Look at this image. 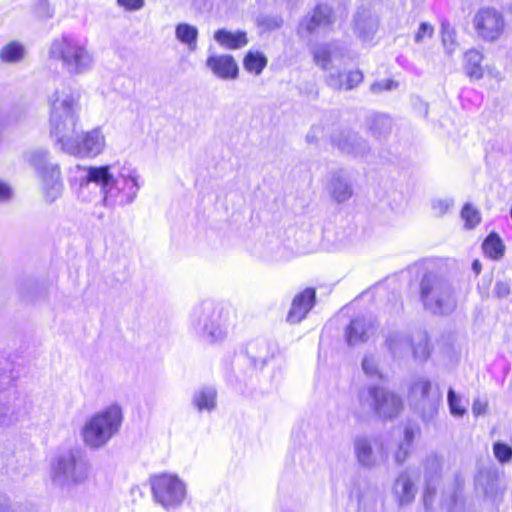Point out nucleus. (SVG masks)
Listing matches in <instances>:
<instances>
[{
	"instance_id": "f257e3e1",
	"label": "nucleus",
	"mask_w": 512,
	"mask_h": 512,
	"mask_svg": "<svg viewBox=\"0 0 512 512\" xmlns=\"http://www.w3.org/2000/svg\"><path fill=\"white\" fill-rule=\"evenodd\" d=\"M77 169L83 172L78 189V198L83 202H92L98 198L96 203L104 207H123L135 201L141 188L140 176L130 164L121 167L78 165Z\"/></svg>"
},
{
	"instance_id": "f03ea898",
	"label": "nucleus",
	"mask_w": 512,
	"mask_h": 512,
	"mask_svg": "<svg viewBox=\"0 0 512 512\" xmlns=\"http://www.w3.org/2000/svg\"><path fill=\"white\" fill-rule=\"evenodd\" d=\"M49 101L50 134L63 152L81 158L103 152L105 137L100 128L78 132V104L71 93L55 91Z\"/></svg>"
},
{
	"instance_id": "7ed1b4c3",
	"label": "nucleus",
	"mask_w": 512,
	"mask_h": 512,
	"mask_svg": "<svg viewBox=\"0 0 512 512\" xmlns=\"http://www.w3.org/2000/svg\"><path fill=\"white\" fill-rule=\"evenodd\" d=\"M345 52L338 42L319 44L312 49L315 64L326 72L325 82L333 90H352L363 81V73L358 69L347 74L341 71Z\"/></svg>"
},
{
	"instance_id": "20e7f679",
	"label": "nucleus",
	"mask_w": 512,
	"mask_h": 512,
	"mask_svg": "<svg viewBox=\"0 0 512 512\" xmlns=\"http://www.w3.org/2000/svg\"><path fill=\"white\" fill-rule=\"evenodd\" d=\"M459 286L449 278L427 272L420 281V300L423 307L435 316H449L458 306Z\"/></svg>"
},
{
	"instance_id": "39448f33",
	"label": "nucleus",
	"mask_w": 512,
	"mask_h": 512,
	"mask_svg": "<svg viewBox=\"0 0 512 512\" xmlns=\"http://www.w3.org/2000/svg\"><path fill=\"white\" fill-rule=\"evenodd\" d=\"M50 60L61 63L69 75L85 74L92 69L93 55L87 48V40L69 34L55 38L49 47Z\"/></svg>"
},
{
	"instance_id": "423d86ee",
	"label": "nucleus",
	"mask_w": 512,
	"mask_h": 512,
	"mask_svg": "<svg viewBox=\"0 0 512 512\" xmlns=\"http://www.w3.org/2000/svg\"><path fill=\"white\" fill-rule=\"evenodd\" d=\"M90 473V460L81 449H70L60 453L51 463L52 481L62 489L85 484Z\"/></svg>"
},
{
	"instance_id": "0eeeda50",
	"label": "nucleus",
	"mask_w": 512,
	"mask_h": 512,
	"mask_svg": "<svg viewBox=\"0 0 512 512\" xmlns=\"http://www.w3.org/2000/svg\"><path fill=\"white\" fill-rule=\"evenodd\" d=\"M122 421L123 413L118 404L95 413L81 429L83 443L93 450L104 447L118 433Z\"/></svg>"
},
{
	"instance_id": "6e6552de",
	"label": "nucleus",
	"mask_w": 512,
	"mask_h": 512,
	"mask_svg": "<svg viewBox=\"0 0 512 512\" xmlns=\"http://www.w3.org/2000/svg\"><path fill=\"white\" fill-rule=\"evenodd\" d=\"M358 402L363 411L383 421L395 419L403 409L401 396L380 384H369L360 389Z\"/></svg>"
},
{
	"instance_id": "1a4fd4ad",
	"label": "nucleus",
	"mask_w": 512,
	"mask_h": 512,
	"mask_svg": "<svg viewBox=\"0 0 512 512\" xmlns=\"http://www.w3.org/2000/svg\"><path fill=\"white\" fill-rule=\"evenodd\" d=\"M223 309L212 300L194 306L190 314V328L209 343L222 341L227 333Z\"/></svg>"
},
{
	"instance_id": "9d476101",
	"label": "nucleus",
	"mask_w": 512,
	"mask_h": 512,
	"mask_svg": "<svg viewBox=\"0 0 512 512\" xmlns=\"http://www.w3.org/2000/svg\"><path fill=\"white\" fill-rule=\"evenodd\" d=\"M48 155L47 150L36 149L28 154V161L42 179L46 200L52 203L61 196L63 183L59 165L50 163Z\"/></svg>"
},
{
	"instance_id": "9b49d317",
	"label": "nucleus",
	"mask_w": 512,
	"mask_h": 512,
	"mask_svg": "<svg viewBox=\"0 0 512 512\" xmlns=\"http://www.w3.org/2000/svg\"><path fill=\"white\" fill-rule=\"evenodd\" d=\"M150 485L155 502L165 509L180 506L186 496V485L177 475L163 473L152 476Z\"/></svg>"
},
{
	"instance_id": "f8f14e48",
	"label": "nucleus",
	"mask_w": 512,
	"mask_h": 512,
	"mask_svg": "<svg viewBox=\"0 0 512 512\" xmlns=\"http://www.w3.org/2000/svg\"><path fill=\"white\" fill-rule=\"evenodd\" d=\"M440 398V393L437 390L432 391V384L426 378H419L410 386V405L421 415L423 421H429L435 416Z\"/></svg>"
},
{
	"instance_id": "ddd939ff",
	"label": "nucleus",
	"mask_w": 512,
	"mask_h": 512,
	"mask_svg": "<svg viewBox=\"0 0 512 512\" xmlns=\"http://www.w3.org/2000/svg\"><path fill=\"white\" fill-rule=\"evenodd\" d=\"M277 345L271 340L258 337L248 341L240 351V356L247 360L255 371L263 370L276 356Z\"/></svg>"
},
{
	"instance_id": "4468645a",
	"label": "nucleus",
	"mask_w": 512,
	"mask_h": 512,
	"mask_svg": "<svg viewBox=\"0 0 512 512\" xmlns=\"http://www.w3.org/2000/svg\"><path fill=\"white\" fill-rule=\"evenodd\" d=\"M473 26L481 39L493 42L503 33L505 22L503 15L498 10L484 7L474 15Z\"/></svg>"
},
{
	"instance_id": "2eb2a0df",
	"label": "nucleus",
	"mask_w": 512,
	"mask_h": 512,
	"mask_svg": "<svg viewBox=\"0 0 512 512\" xmlns=\"http://www.w3.org/2000/svg\"><path fill=\"white\" fill-rule=\"evenodd\" d=\"M334 22V11L328 4H318L306 15L298 26V34L310 36L320 28H326Z\"/></svg>"
},
{
	"instance_id": "dca6fc26",
	"label": "nucleus",
	"mask_w": 512,
	"mask_h": 512,
	"mask_svg": "<svg viewBox=\"0 0 512 512\" xmlns=\"http://www.w3.org/2000/svg\"><path fill=\"white\" fill-rule=\"evenodd\" d=\"M331 141L342 153L354 157H364L369 151L367 141L349 129L333 134Z\"/></svg>"
},
{
	"instance_id": "f3484780",
	"label": "nucleus",
	"mask_w": 512,
	"mask_h": 512,
	"mask_svg": "<svg viewBox=\"0 0 512 512\" xmlns=\"http://www.w3.org/2000/svg\"><path fill=\"white\" fill-rule=\"evenodd\" d=\"M327 190L337 203H344L353 196V184L350 173L345 169H338L330 173Z\"/></svg>"
},
{
	"instance_id": "a211bd4d",
	"label": "nucleus",
	"mask_w": 512,
	"mask_h": 512,
	"mask_svg": "<svg viewBox=\"0 0 512 512\" xmlns=\"http://www.w3.org/2000/svg\"><path fill=\"white\" fill-rule=\"evenodd\" d=\"M315 303L316 291L314 288L309 287L296 294L286 317L287 322L290 324L300 323L306 318Z\"/></svg>"
},
{
	"instance_id": "6ab92c4d",
	"label": "nucleus",
	"mask_w": 512,
	"mask_h": 512,
	"mask_svg": "<svg viewBox=\"0 0 512 512\" xmlns=\"http://www.w3.org/2000/svg\"><path fill=\"white\" fill-rule=\"evenodd\" d=\"M206 66L213 74L223 80H234L239 75V67L230 54L210 55L206 59Z\"/></svg>"
},
{
	"instance_id": "aec40b11",
	"label": "nucleus",
	"mask_w": 512,
	"mask_h": 512,
	"mask_svg": "<svg viewBox=\"0 0 512 512\" xmlns=\"http://www.w3.org/2000/svg\"><path fill=\"white\" fill-rule=\"evenodd\" d=\"M354 455L358 465L364 469H372L377 464V456L373 449V439L367 435H357L353 441Z\"/></svg>"
},
{
	"instance_id": "412c9836",
	"label": "nucleus",
	"mask_w": 512,
	"mask_h": 512,
	"mask_svg": "<svg viewBox=\"0 0 512 512\" xmlns=\"http://www.w3.org/2000/svg\"><path fill=\"white\" fill-rule=\"evenodd\" d=\"M385 347L393 359H403L410 354V334L391 330L384 334Z\"/></svg>"
},
{
	"instance_id": "4be33fe9",
	"label": "nucleus",
	"mask_w": 512,
	"mask_h": 512,
	"mask_svg": "<svg viewBox=\"0 0 512 512\" xmlns=\"http://www.w3.org/2000/svg\"><path fill=\"white\" fill-rule=\"evenodd\" d=\"M374 329L370 320L365 317H356L350 321L345 329V339L349 346L364 343L369 338V333Z\"/></svg>"
},
{
	"instance_id": "5701e85b",
	"label": "nucleus",
	"mask_w": 512,
	"mask_h": 512,
	"mask_svg": "<svg viewBox=\"0 0 512 512\" xmlns=\"http://www.w3.org/2000/svg\"><path fill=\"white\" fill-rule=\"evenodd\" d=\"M392 492L398 505L403 507L410 504L416 494V488L412 479L406 471L401 472L396 478Z\"/></svg>"
},
{
	"instance_id": "b1692460",
	"label": "nucleus",
	"mask_w": 512,
	"mask_h": 512,
	"mask_svg": "<svg viewBox=\"0 0 512 512\" xmlns=\"http://www.w3.org/2000/svg\"><path fill=\"white\" fill-rule=\"evenodd\" d=\"M214 40L228 50H238L245 47L249 40L244 30L231 31L226 28H219L214 32Z\"/></svg>"
},
{
	"instance_id": "393cba45",
	"label": "nucleus",
	"mask_w": 512,
	"mask_h": 512,
	"mask_svg": "<svg viewBox=\"0 0 512 512\" xmlns=\"http://www.w3.org/2000/svg\"><path fill=\"white\" fill-rule=\"evenodd\" d=\"M354 32L362 41H370L377 29L375 19L365 8H359L354 15Z\"/></svg>"
},
{
	"instance_id": "a878e982",
	"label": "nucleus",
	"mask_w": 512,
	"mask_h": 512,
	"mask_svg": "<svg viewBox=\"0 0 512 512\" xmlns=\"http://www.w3.org/2000/svg\"><path fill=\"white\" fill-rule=\"evenodd\" d=\"M192 405L198 412H212L217 406V390L213 386H202L194 391Z\"/></svg>"
},
{
	"instance_id": "bb28decb",
	"label": "nucleus",
	"mask_w": 512,
	"mask_h": 512,
	"mask_svg": "<svg viewBox=\"0 0 512 512\" xmlns=\"http://www.w3.org/2000/svg\"><path fill=\"white\" fill-rule=\"evenodd\" d=\"M367 125L373 137L383 140L390 135L393 123L389 115L373 113L367 118Z\"/></svg>"
},
{
	"instance_id": "cd10ccee",
	"label": "nucleus",
	"mask_w": 512,
	"mask_h": 512,
	"mask_svg": "<svg viewBox=\"0 0 512 512\" xmlns=\"http://www.w3.org/2000/svg\"><path fill=\"white\" fill-rule=\"evenodd\" d=\"M410 354H412L415 361H426L431 353L429 345V336L426 331L417 330L410 334Z\"/></svg>"
},
{
	"instance_id": "c85d7f7f",
	"label": "nucleus",
	"mask_w": 512,
	"mask_h": 512,
	"mask_svg": "<svg viewBox=\"0 0 512 512\" xmlns=\"http://www.w3.org/2000/svg\"><path fill=\"white\" fill-rule=\"evenodd\" d=\"M198 36V28L192 24L181 22L175 26V38L187 46L189 51L194 52L197 49Z\"/></svg>"
},
{
	"instance_id": "c756f323",
	"label": "nucleus",
	"mask_w": 512,
	"mask_h": 512,
	"mask_svg": "<svg viewBox=\"0 0 512 512\" xmlns=\"http://www.w3.org/2000/svg\"><path fill=\"white\" fill-rule=\"evenodd\" d=\"M484 254L492 260H500L505 253V245L498 233L492 231L483 240Z\"/></svg>"
},
{
	"instance_id": "7c9ffc66",
	"label": "nucleus",
	"mask_w": 512,
	"mask_h": 512,
	"mask_svg": "<svg viewBox=\"0 0 512 512\" xmlns=\"http://www.w3.org/2000/svg\"><path fill=\"white\" fill-rule=\"evenodd\" d=\"M482 60L483 55L476 49H471L465 53L464 70L469 78L479 80L483 77Z\"/></svg>"
},
{
	"instance_id": "2f4dec72",
	"label": "nucleus",
	"mask_w": 512,
	"mask_h": 512,
	"mask_svg": "<svg viewBox=\"0 0 512 512\" xmlns=\"http://www.w3.org/2000/svg\"><path fill=\"white\" fill-rule=\"evenodd\" d=\"M268 64V58L261 51L249 50L243 58V67L256 76L260 75Z\"/></svg>"
},
{
	"instance_id": "473e14b6",
	"label": "nucleus",
	"mask_w": 512,
	"mask_h": 512,
	"mask_svg": "<svg viewBox=\"0 0 512 512\" xmlns=\"http://www.w3.org/2000/svg\"><path fill=\"white\" fill-rule=\"evenodd\" d=\"M283 23L284 20L280 14L260 13L255 19L261 34L280 29Z\"/></svg>"
},
{
	"instance_id": "72a5a7b5",
	"label": "nucleus",
	"mask_w": 512,
	"mask_h": 512,
	"mask_svg": "<svg viewBox=\"0 0 512 512\" xmlns=\"http://www.w3.org/2000/svg\"><path fill=\"white\" fill-rule=\"evenodd\" d=\"M25 56V48L19 41H11L0 50V60L4 63L20 62Z\"/></svg>"
},
{
	"instance_id": "f704fd0d",
	"label": "nucleus",
	"mask_w": 512,
	"mask_h": 512,
	"mask_svg": "<svg viewBox=\"0 0 512 512\" xmlns=\"http://www.w3.org/2000/svg\"><path fill=\"white\" fill-rule=\"evenodd\" d=\"M20 419V413L15 411L7 401L6 390L0 394V427L10 426Z\"/></svg>"
},
{
	"instance_id": "c9c22d12",
	"label": "nucleus",
	"mask_w": 512,
	"mask_h": 512,
	"mask_svg": "<svg viewBox=\"0 0 512 512\" xmlns=\"http://www.w3.org/2000/svg\"><path fill=\"white\" fill-rule=\"evenodd\" d=\"M18 375L13 373V364L8 358L0 357V394L7 390Z\"/></svg>"
},
{
	"instance_id": "e433bc0d",
	"label": "nucleus",
	"mask_w": 512,
	"mask_h": 512,
	"mask_svg": "<svg viewBox=\"0 0 512 512\" xmlns=\"http://www.w3.org/2000/svg\"><path fill=\"white\" fill-rule=\"evenodd\" d=\"M461 218L465 222L467 229L475 228L481 222V215L471 203H465L461 210Z\"/></svg>"
},
{
	"instance_id": "4c0bfd02",
	"label": "nucleus",
	"mask_w": 512,
	"mask_h": 512,
	"mask_svg": "<svg viewBox=\"0 0 512 512\" xmlns=\"http://www.w3.org/2000/svg\"><path fill=\"white\" fill-rule=\"evenodd\" d=\"M425 478L427 481L432 480L439 474L442 468V459L436 453H431L427 456L424 464Z\"/></svg>"
},
{
	"instance_id": "58836bf2",
	"label": "nucleus",
	"mask_w": 512,
	"mask_h": 512,
	"mask_svg": "<svg viewBox=\"0 0 512 512\" xmlns=\"http://www.w3.org/2000/svg\"><path fill=\"white\" fill-rule=\"evenodd\" d=\"M362 370L370 378L382 379L383 375L378 368V361L372 354L365 355L362 359Z\"/></svg>"
},
{
	"instance_id": "ea45409f",
	"label": "nucleus",
	"mask_w": 512,
	"mask_h": 512,
	"mask_svg": "<svg viewBox=\"0 0 512 512\" xmlns=\"http://www.w3.org/2000/svg\"><path fill=\"white\" fill-rule=\"evenodd\" d=\"M493 454L500 464H507L512 460V447L505 442L496 441L493 444Z\"/></svg>"
},
{
	"instance_id": "a19ab883",
	"label": "nucleus",
	"mask_w": 512,
	"mask_h": 512,
	"mask_svg": "<svg viewBox=\"0 0 512 512\" xmlns=\"http://www.w3.org/2000/svg\"><path fill=\"white\" fill-rule=\"evenodd\" d=\"M447 402L451 415L462 417L466 413V408L461 405V398L453 388L448 389Z\"/></svg>"
},
{
	"instance_id": "79ce46f5",
	"label": "nucleus",
	"mask_w": 512,
	"mask_h": 512,
	"mask_svg": "<svg viewBox=\"0 0 512 512\" xmlns=\"http://www.w3.org/2000/svg\"><path fill=\"white\" fill-rule=\"evenodd\" d=\"M420 432L421 430L418 424L408 422L404 426L403 439L399 442V444L413 449L414 440L420 435Z\"/></svg>"
},
{
	"instance_id": "37998d69",
	"label": "nucleus",
	"mask_w": 512,
	"mask_h": 512,
	"mask_svg": "<svg viewBox=\"0 0 512 512\" xmlns=\"http://www.w3.org/2000/svg\"><path fill=\"white\" fill-rule=\"evenodd\" d=\"M454 205V201L451 198L445 199H434L432 200V209L438 216L446 214Z\"/></svg>"
},
{
	"instance_id": "c03bdc74",
	"label": "nucleus",
	"mask_w": 512,
	"mask_h": 512,
	"mask_svg": "<svg viewBox=\"0 0 512 512\" xmlns=\"http://www.w3.org/2000/svg\"><path fill=\"white\" fill-rule=\"evenodd\" d=\"M512 293L511 281H497L493 288V294L498 299L507 298Z\"/></svg>"
},
{
	"instance_id": "a18cd8bd",
	"label": "nucleus",
	"mask_w": 512,
	"mask_h": 512,
	"mask_svg": "<svg viewBox=\"0 0 512 512\" xmlns=\"http://www.w3.org/2000/svg\"><path fill=\"white\" fill-rule=\"evenodd\" d=\"M434 34L433 26L428 22H421L414 36L416 43H421L425 38H431Z\"/></svg>"
},
{
	"instance_id": "49530a36",
	"label": "nucleus",
	"mask_w": 512,
	"mask_h": 512,
	"mask_svg": "<svg viewBox=\"0 0 512 512\" xmlns=\"http://www.w3.org/2000/svg\"><path fill=\"white\" fill-rule=\"evenodd\" d=\"M397 86H398V84L394 80L386 79V80L374 82L371 85L370 90L372 93L376 94V93H380L382 91H390V90L396 88Z\"/></svg>"
},
{
	"instance_id": "de8ad7c7",
	"label": "nucleus",
	"mask_w": 512,
	"mask_h": 512,
	"mask_svg": "<svg viewBox=\"0 0 512 512\" xmlns=\"http://www.w3.org/2000/svg\"><path fill=\"white\" fill-rule=\"evenodd\" d=\"M412 449L406 447L404 445L398 444L396 451L394 452L393 459L397 465H402L409 455L411 454Z\"/></svg>"
},
{
	"instance_id": "09e8293b",
	"label": "nucleus",
	"mask_w": 512,
	"mask_h": 512,
	"mask_svg": "<svg viewBox=\"0 0 512 512\" xmlns=\"http://www.w3.org/2000/svg\"><path fill=\"white\" fill-rule=\"evenodd\" d=\"M13 196V190L9 184L0 180V203L9 201Z\"/></svg>"
},
{
	"instance_id": "8fccbe9b",
	"label": "nucleus",
	"mask_w": 512,
	"mask_h": 512,
	"mask_svg": "<svg viewBox=\"0 0 512 512\" xmlns=\"http://www.w3.org/2000/svg\"><path fill=\"white\" fill-rule=\"evenodd\" d=\"M117 3L127 10H139L144 6V0H117Z\"/></svg>"
},
{
	"instance_id": "3c124183",
	"label": "nucleus",
	"mask_w": 512,
	"mask_h": 512,
	"mask_svg": "<svg viewBox=\"0 0 512 512\" xmlns=\"http://www.w3.org/2000/svg\"><path fill=\"white\" fill-rule=\"evenodd\" d=\"M442 40L444 44L448 42L453 43L454 41V31L450 28L448 23H442Z\"/></svg>"
},
{
	"instance_id": "603ef678",
	"label": "nucleus",
	"mask_w": 512,
	"mask_h": 512,
	"mask_svg": "<svg viewBox=\"0 0 512 512\" xmlns=\"http://www.w3.org/2000/svg\"><path fill=\"white\" fill-rule=\"evenodd\" d=\"M486 403L481 402L479 399L474 400L472 405V412L475 416H480L486 412Z\"/></svg>"
},
{
	"instance_id": "864d4df0",
	"label": "nucleus",
	"mask_w": 512,
	"mask_h": 512,
	"mask_svg": "<svg viewBox=\"0 0 512 512\" xmlns=\"http://www.w3.org/2000/svg\"><path fill=\"white\" fill-rule=\"evenodd\" d=\"M275 248L279 249L278 241H275V244L268 248L264 253L263 257L268 259H277L278 258V250H275Z\"/></svg>"
},
{
	"instance_id": "5fc2aeb1",
	"label": "nucleus",
	"mask_w": 512,
	"mask_h": 512,
	"mask_svg": "<svg viewBox=\"0 0 512 512\" xmlns=\"http://www.w3.org/2000/svg\"><path fill=\"white\" fill-rule=\"evenodd\" d=\"M37 288H38V284L34 280H28L21 285L20 291L23 294V296L26 297V296H28L27 294H28L29 289H37Z\"/></svg>"
},
{
	"instance_id": "6e6d98bb",
	"label": "nucleus",
	"mask_w": 512,
	"mask_h": 512,
	"mask_svg": "<svg viewBox=\"0 0 512 512\" xmlns=\"http://www.w3.org/2000/svg\"><path fill=\"white\" fill-rule=\"evenodd\" d=\"M0 512H20L16 509H13L9 504L7 499L0 494Z\"/></svg>"
},
{
	"instance_id": "4d7b16f0",
	"label": "nucleus",
	"mask_w": 512,
	"mask_h": 512,
	"mask_svg": "<svg viewBox=\"0 0 512 512\" xmlns=\"http://www.w3.org/2000/svg\"><path fill=\"white\" fill-rule=\"evenodd\" d=\"M317 130H318V128L313 126L311 128V130L308 132V134L306 135V141L308 143H314L317 141V135H316Z\"/></svg>"
},
{
	"instance_id": "13d9d810",
	"label": "nucleus",
	"mask_w": 512,
	"mask_h": 512,
	"mask_svg": "<svg viewBox=\"0 0 512 512\" xmlns=\"http://www.w3.org/2000/svg\"><path fill=\"white\" fill-rule=\"evenodd\" d=\"M471 268L476 275H479L482 270V264L478 259L473 260Z\"/></svg>"
},
{
	"instance_id": "bf43d9fd",
	"label": "nucleus",
	"mask_w": 512,
	"mask_h": 512,
	"mask_svg": "<svg viewBox=\"0 0 512 512\" xmlns=\"http://www.w3.org/2000/svg\"><path fill=\"white\" fill-rule=\"evenodd\" d=\"M279 512H300L299 509L292 507L290 504L285 503L281 506Z\"/></svg>"
},
{
	"instance_id": "052dcab7",
	"label": "nucleus",
	"mask_w": 512,
	"mask_h": 512,
	"mask_svg": "<svg viewBox=\"0 0 512 512\" xmlns=\"http://www.w3.org/2000/svg\"><path fill=\"white\" fill-rule=\"evenodd\" d=\"M429 492H430V487L428 485L427 488H426V492H425V505H427V498H428V493Z\"/></svg>"
},
{
	"instance_id": "680f3d73",
	"label": "nucleus",
	"mask_w": 512,
	"mask_h": 512,
	"mask_svg": "<svg viewBox=\"0 0 512 512\" xmlns=\"http://www.w3.org/2000/svg\"><path fill=\"white\" fill-rule=\"evenodd\" d=\"M380 452H381V454H384V446L383 445L380 446Z\"/></svg>"
},
{
	"instance_id": "e2e57ef3",
	"label": "nucleus",
	"mask_w": 512,
	"mask_h": 512,
	"mask_svg": "<svg viewBox=\"0 0 512 512\" xmlns=\"http://www.w3.org/2000/svg\"><path fill=\"white\" fill-rule=\"evenodd\" d=\"M41 3L46 4L47 0H40Z\"/></svg>"
},
{
	"instance_id": "0e129e2a",
	"label": "nucleus",
	"mask_w": 512,
	"mask_h": 512,
	"mask_svg": "<svg viewBox=\"0 0 512 512\" xmlns=\"http://www.w3.org/2000/svg\"><path fill=\"white\" fill-rule=\"evenodd\" d=\"M510 217L512 219V207L510 208Z\"/></svg>"
}]
</instances>
